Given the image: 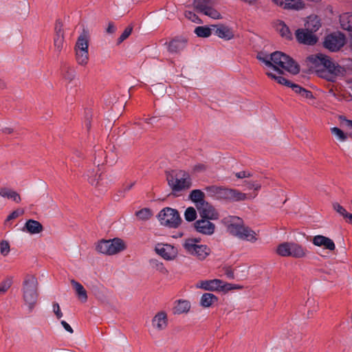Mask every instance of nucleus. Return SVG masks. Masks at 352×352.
I'll use <instances>...</instances> for the list:
<instances>
[{
	"mask_svg": "<svg viewBox=\"0 0 352 352\" xmlns=\"http://www.w3.org/2000/svg\"><path fill=\"white\" fill-rule=\"evenodd\" d=\"M309 61L315 67L322 66L324 69L322 71L321 76L329 81H334L337 76H344L345 69L337 63H333L327 56L322 54L311 55L308 57Z\"/></svg>",
	"mask_w": 352,
	"mask_h": 352,
	"instance_id": "1",
	"label": "nucleus"
},
{
	"mask_svg": "<svg viewBox=\"0 0 352 352\" xmlns=\"http://www.w3.org/2000/svg\"><path fill=\"white\" fill-rule=\"evenodd\" d=\"M270 60L272 63L270 67L279 75L283 74L280 68L292 74H297L300 72L299 65L293 58L281 52L276 51L270 54Z\"/></svg>",
	"mask_w": 352,
	"mask_h": 352,
	"instance_id": "2",
	"label": "nucleus"
},
{
	"mask_svg": "<svg viewBox=\"0 0 352 352\" xmlns=\"http://www.w3.org/2000/svg\"><path fill=\"white\" fill-rule=\"evenodd\" d=\"M38 280L36 276L28 274L23 281V298L29 311H32L38 300Z\"/></svg>",
	"mask_w": 352,
	"mask_h": 352,
	"instance_id": "3",
	"label": "nucleus"
},
{
	"mask_svg": "<svg viewBox=\"0 0 352 352\" xmlns=\"http://www.w3.org/2000/svg\"><path fill=\"white\" fill-rule=\"evenodd\" d=\"M166 179L173 195L176 196H177L178 192L188 190L192 186V179L189 174L185 171L168 173Z\"/></svg>",
	"mask_w": 352,
	"mask_h": 352,
	"instance_id": "4",
	"label": "nucleus"
},
{
	"mask_svg": "<svg viewBox=\"0 0 352 352\" xmlns=\"http://www.w3.org/2000/svg\"><path fill=\"white\" fill-rule=\"evenodd\" d=\"M199 243V238H188L184 240L182 246L187 254L196 256L199 260H204L210 254V250L207 245Z\"/></svg>",
	"mask_w": 352,
	"mask_h": 352,
	"instance_id": "5",
	"label": "nucleus"
},
{
	"mask_svg": "<svg viewBox=\"0 0 352 352\" xmlns=\"http://www.w3.org/2000/svg\"><path fill=\"white\" fill-rule=\"evenodd\" d=\"M125 249L124 242L120 238L109 240L102 239L96 245L98 252L107 255L116 254Z\"/></svg>",
	"mask_w": 352,
	"mask_h": 352,
	"instance_id": "6",
	"label": "nucleus"
},
{
	"mask_svg": "<svg viewBox=\"0 0 352 352\" xmlns=\"http://www.w3.org/2000/svg\"><path fill=\"white\" fill-rule=\"evenodd\" d=\"M276 252L281 256H292L298 258L304 257L307 250L296 243L284 242L277 247Z\"/></svg>",
	"mask_w": 352,
	"mask_h": 352,
	"instance_id": "7",
	"label": "nucleus"
},
{
	"mask_svg": "<svg viewBox=\"0 0 352 352\" xmlns=\"http://www.w3.org/2000/svg\"><path fill=\"white\" fill-rule=\"evenodd\" d=\"M157 218L161 225L170 228H177L182 221L178 211L169 207L162 209L159 212Z\"/></svg>",
	"mask_w": 352,
	"mask_h": 352,
	"instance_id": "8",
	"label": "nucleus"
},
{
	"mask_svg": "<svg viewBox=\"0 0 352 352\" xmlns=\"http://www.w3.org/2000/svg\"><path fill=\"white\" fill-rule=\"evenodd\" d=\"M88 41L85 36L80 35L76 41L75 46L76 58L79 65H85L89 59Z\"/></svg>",
	"mask_w": 352,
	"mask_h": 352,
	"instance_id": "9",
	"label": "nucleus"
},
{
	"mask_svg": "<svg viewBox=\"0 0 352 352\" xmlns=\"http://www.w3.org/2000/svg\"><path fill=\"white\" fill-rule=\"evenodd\" d=\"M223 223L226 226L228 232L236 238H238L245 227L243 220L236 216L225 217L223 219Z\"/></svg>",
	"mask_w": 352,
	"mask_h": 352,
	"instance_id": "10",
	"label": "nucleus"
},
{
	"mask_svg": "<svg viewBox=\"0 0 352 352\" xmlns=\"http://www.w3.org/2000/svg\"><path fill=\"white\" fill-rule=\"evenodd\" d=\"M344 43L345 39L343 34L340 33L331 34L326 36L324 46L331 52H336L344 45Z\"/></svg>",
	"mask_w": 352,
	"mask_h": 352,
	"instance_id": "11",
	"label": "nucleus"
},
{
	"mask_svg": "<svg viewBox=\"0 0 352 352\" xmlns=\"http://www.w3.org/2000/svg\"><path fill=\"white\" fill-rule=\"evenodd\" d=\"M210 2V0H194L193 5L195 9L199 12L214 19H220L221 14L217 10L208 6Z\"/></svg>",
	"mask_w": 352,
	"mask_h": 352,
	"instance_id": "12",
	"label": "nucleus"
},
{
	"mask_svg": "<svg viewBox=\"0 0 352 352\" xmlns=\"http://www.w3.org/2000/svg\"><path fill=\"white\" fill-rule=\"evenodd\" d=\"M223 283L219 279L205 280L198 282L196 285L197 288H201L207 291H216L220 289H232L236 287H231L230 284L223 285Z\"/></svg>",
	"mask_w": 352,
	"mask_h": 352,
	"instance_id": "13",
	"label": "nucleus"
},
{
	"mask_svg": "<svg viewBox=\"0 0 352 352\" xmlns=\"http://www.w3.org/2000/svg\"><path fill=\"white\" fill-rule=\"evenodd\" d=\"M157 254L167 261L173 260L177 255V250L170 244L158 243L155 248Z\"/></svg>",
	"mask_w": 352,
	"mask_h": 352,
	"instance_id": "14",
	"label": "nucleus"
},
{
	"mask_svg": "<svg viewBox=\"0 0 352 352\" xmlns=\"http://www.w3.org/2000/svg\"><path fill=\"white\" fill-rule=\"evenodd\" d=\"M197 207L201 218L215 220L219 218V214L214 208L208 202H202Z\"/></svg>",
	"mask_w": 352,
	"mask_h": 352,
	"instance_id": "15",
	"label": "nucleus"
},
{
	"mask_svg": "<svg viewBox=\"0 0 352 352\" xmlns=\"http://www.w3.org/2000/svg\"><path fill=\"white\" fill-rule=\"evenodd\" d=\"M295 34L300 43L313 45L318 41L317 37L308 29H298Z\"/></svg>",
	"mask_w": 352,
	"mask_h": 352,
	"instance_id": "16",
	"label": "nucleus"
},
{
	"mask_svg": "<svg viewBox=\"0 0 352 352\" xmlns=\"http://www.w3.org/2000/svg\"><path fill=\"white\" fill-rule=\"evenodd\" d=\"M197 232L206 235H211L215 230V225L210 220L203 219H199L194 223Z\"/></svg>",
	"mask_w": 352,
	"mask_h": 352,
	"instance_id": "17",
	"label": "nucleus"
},
{
	"mask_svg": "<svg viewBox=\"0 0 352 352\" xmlns=\"http://www.w3.org/2000/svg\"><path fill=\"white\" fill-rule=\"evenodd\" d=\"M272 1L285 10L298 11L305 8V3L302 0H272Z\"/></svg>",
	"mask_w": 352,
	"mask_h": 352,
	"instance_id": "18",
	"label": "nucleus"
},
{
	"mask_svg": "<svg viewBox=\"0 0 352 352\" xmlns=\"http://www.w3.org/2000/svg\"><path fill=\"white\" fill-rule=\"evenodd\" d=\"M213 34L221 38L228 41L234 37L231 28L223 25H212Z\"/></svg>",
	"mask_w": 352,
	"mask_h": 352,
	"instance_id": "19",
	"label": "nucleus"
},
{
	"mask_svg": "<svg viewBox=\"0 0 352 352\" xmlns=\"http://www.w3.org/2000/svg\"><path fill=\"white\" fill-rule=\"evenodd\" d=\"M186 42L187 41L184 38H175L169 42L168 50L170 53H179L186 47Z\"/></svg>",
	"mask_w": 352,
	"mask_h": 352,
	"instance_id": "20",
	"label": "nucleus"
},
{
	"mask_svg": "<svg viewBox=\"0 0 352 352\" xmlns=\"http://www.w3.org/2000/svg\"><path fill=\"white\" fill-rule=\"evenodd\" d=\"M312 243L316 246H323L329 250H333L336 248L333 240L322 235L315 236L312 239Z\"/></svg>",
	"mask_w": 352,
	"mask_h": 352,
	"instance_id": "21",
	"label": "nucleus"
},
{
	"mask_svg": "<svg viewBox=\"0 0 352 352\" xmlns=\"http://www.w3.org/2000/svg\"><path fill=\"white\" fill-rule=\"evenodd\" d=\"M88 180L89 182L96 187L100 186H106L108 184L107 179L106 176L102 173L98 174L96 173L94 174V172H90L88 175Z\"/></svg>",
	"mask_w": 352,
	"mask_h": 352,
	"instance_id": "22",
	"label": "nucleus"
},
{
	"mask_svg": "<svg viewBox=\"0 0 352 352\" xmlns=\"http://www.w3.org/2000/svg\"><path fill=\"white\" fill-rule=\"evenodd\" d=\"M43 230V227L40 222L34 219H29L26 221L23 231L35 234L41 232Z\"/></svg>",
	"mask_w": 352,
	"mask_h": 352,
	"instance_id": "23",
	"label": "nucleus"
},
{
	"mask_svg": "<svg viewBox=\"0 0 352 352\" xmlns=\"http://www.w3.org/2000/svg\"><path fill=\"white\" fill-rule=\"evenodd\" d=\"M152 324L154 328L161 331L167 326V316L166 313L161 311L155 315L152 320Z\"/></svg>",
	"mask_w": 352,
	"mask_h": 352,
	"instance_id": "24",
	"label": "nucleus"
},
{
	"mask_svg": "<svg viewBox=\"0 0 352 352\" xmlns=\"http://www.w3.org/2000/svg\"><path fill=\"white\" fill-rule=\"evenodd\" d=\"M256 233L248 226H245L241 232V234L238 236V239L249 241L251 243H255L257 241Z\"/></svg>",
	"mask_w": 352,
	"mask_h": 352,
	"instance_id": "25",
	"label": "nucleus"
},
{
	"mask_svg": "<svg viewBox=\"0 0 352 352\" xmlns=\"http://www.w3.org/2000/svg\"><path fill=\"white\" fill-rule=\"evenodd\" d=\"M71 284L76 291V293L82 302H86L87 300V294L84 287L78 282L72 279Z\"/></svg>",
	"mask_w": 352,
	"mask_h": 352,
	"instance_id": "26",
	"label": "nucleus"
},
{
	"mask_svg": "<svg viewBox=\"0 0 352 352\" xmlns=\"http://www.w3.org/2000/svg\"><path fill=\"white\" fill-rule=\"evenodd\" d=\"M0 195L2 197L12 199L16 203H19L21 200L20 195L16 191L8 188H1Z\"/></svg>",
	"mask_w": 352,
	"mask_h": 352,
	"instance_id": "27",
	"label": "nucleus"
},
{
	"mask_svg": "<svg viewBox=\"0 0 352 352\" xmlns=\"http://www.w3.org/2000/svg\"><path fill=\"white\" fill-rule=\"evenodd\" d=\"M204 198V192L199 189L192 190L189 195V199L195 204L196 207L201 203L206 202Z\"/></svg>",
	"mask_w": 352,
	"mask_h": 352,
	"instance_id": "28",
	"label": "nucleus"
},
{
	"mask_svg": "<svg viewBox=\"0 0 352 352\" xmlns=\"http://www.w3.org/2000/svg\"><path fill=\"white\" fill-rule=\"evenodd\" d=\"M217 300L218 298L215 295L211 293H205L201 297L200 305L204 307H209Z\"/></svg>",
	"mask_w": 352,
	"mask_h": 352,
	"instance_id": "29",
	"label": "nucleus"
},
{
	"mask_svg": "<svg viewBox=\"0 0 352 352\" xmlns=\"http://www.w3.org/2000/svg\"><path fill=\"white\" fill-rule=\"evenodd\" d=\"M190 308V302L185 300H179L174 307V313L181 314L188 312Z\"/></svg>",
	"mask_w": 352,
	"mask_h": 352,
	"instance_id": "30",
	"label": "nucleus"
},
{
	"mask_svg": "<svg viewBox=\"0 0 352 352\" xmlns=\"http://www.w3.org/2000/svg\"><path fill=\"white\" fill-rule=\"evenodd\" d=\"M277 30L279 32L280 36L287 40L292 38V34L288 26L283 21H280L277 24Z\"/></svg>",
	"mask_w": 352,
	"mask_h": 352,
	"instance_id": "31",
	"label": "nucleus"
},
{
	"mask_svg": "<svg viewBox=\"0 0 352 352\" xmlns=\"http://www.w3.org/2000/svg\"><path fill=\"white\" fill-rule=\"evenodd\" d=\"M307 29L311 31L312 33L319 30L321 26L320 21L317 17H309L308 21L306 23Z\"/></svg>",
	"mask_w": 352,
	"mask_h": 352,
	"instance_id": "32",
	"label": "nucleus"
},
{
	"mask_svg": "<svg viewBox=\"0 0 352 352\" xmlns=\"http://www.w3.org/2000/svg\"><path fill=\"white\" fill-rule=\"evenodd\" d=\"M195 33L199 37H208L212 34V33H213L212 27L211 28L206 26L197 27L195 30Z\"/></svg>",
	"mask_w": 352,
	"mask_h": 352,
	"instance_id": "33",
	"label": "nucleus"
},
{
	"mask_svg": "<svg viewBox=\"0 0 352 352\" xmlns=\"http://www.w3.org/2000/svg\"><path fill=\"white\" fill-rule=\"evenodd\" d=\"M63 73L64 78L66 80L72 82L73 80H74L76 76V72L72 67H69V65H65L63 67Z\"/></svg>",
	"mask_w": 352,
	"mask_h": 352,
	"instance_id": "34",
	"label": "nucleus"
},
{
	"mask_svg": "<svg viewBox=\"0 0 352 352\" xmlns=\"http://www.w3.org/2000/svg\"><path fill=\"white\" fill-rule=\"evenodd\" d=\"M266 75L271 78L272 79L275 80L278 84L287 86L288 87H290L291 85H292V82L285 78L281 76H277L272 72H266Z\"/></svg>",
	"mask_w": 352,
	"mask_h": 352,
	"instance_id": "35",
	"label": "nucleus"
},
{
	"mask_svg": "<svg viewBox=\"0 0 352 352\" xmlns=\"http://www.w3.org/2000/svg\"><path fill=\"white\" fill-rule=\"evenodd\" d=\"M135 215L139 219L142 221H146L151 217L153 213L149 208H144L137 211L135 212Z\"/></svg>",
	"mask_w": 352,
	"mask_h": 352,
	"instance_id": "36",
	"label": "nucleus"
},
{
	"mask_svg": "<svg viewBox=\"0 0 352 352\" xmlns=\"http://www.w3.org/2000/svg\"><path fill=\"white\" fill-rule=\"evenodd\" d=\"M246 199V195L237 190L231 189L229 200L233 201H243Z\"/></svg>",
	"mask_w": 352,
	"mask_h": 352,
	"instance_id": "37",
	"label": "nucleus"
},
{
	"mask_svg": "<svg viewBox=\"0 0 352 352\" xmlns=\"http://www.w3.org/2000/svg\"><path fill=\"white\" fill-rule=\"evenodd\" d=\"M150 263L153 268L160 272L162 274H166L168 272V270L164 267V264L157 259H152L150 261Z\"/></svg>",
	"mask_w": 352,
	"mask_h": 352,
	"instance_id": "38",
	"label": "nucleus"
},
{
	"mask_svg": "<svg viewBox=\"0 0 352 352\" xmlns=\"http://www.w3.org/2000/svg\"><path fill=\"white\" fill-rule=\"evenodd\" d=\"M184 217L187 221H192L197 218V211L193 207H188L184 212Z\"/></svg>",
	"mask_w": 352,
	"mask_h": 352,
	"instance_id": "39",
	"label": "nucleus"
},
{
	"mask_svg": "<svg viewBox=\"0 0 352 352\" xmlns=\"http://www.w3.org/2000/svg\"><path fill=\"white\" fill-rule=\"evenodd\" d=\"M270 54H267L264 52H259L256 55V58L263 62L267 67H271L272 61L270 60Z\"/></svg>",
	"mask_w": 352,
	"mask_h": 352,
	"instance_id": "40",
	"label": "nucleus"
},
{
	"mask_svg": "<svg viewBox=\"0 0 352 352\" xmlns=\"http://www.w3.org/2000/svg\"><path fill=\"white\" fill-rule=\"evenodd\" d=\"M64 44V36L63 35H58L55 36L54 38V45L55 47V50L58 52H60Z\"/></svg>",
	"mask_w": 352,
	"mask_h": 352,
	"instance_id": "41",
	"label": "nucleus"
},
{
	"mask_svg": "<svg viewBox=\"0 0 352 352\" xmlns=\"http://www.w3.org/2000/svg\"><path fill=\"white\" fill-rule=\"evenodd\" d=\"M230 192H231V189H230V188L220 187L216 199H229Z\"/></svg>",
	"mask_w": 352,
	"mask_h": 352,
	"instance_id": "42",
	"label": "nucleus"
},
{
	"mask_svg": "<svg viewBox=\"0 0 352 352\" xmlns=\"http://www.w3.org/2000/svg\"><path fill=\"white\" fill-rule=\"evenodd\" d=\"M333 208L338 213H339L345 219H348L349 214H351L338 203H334L333 204Z\"/></svg>",
	"mask_w": 352,
	"mask_h": 352,
	"instance_id": "43",
	"label": "nucleus"
},
{
	"mask_svg": "<svg viewBox=\"0 0 352 352\" xmlns=\"http://www.w3.org/2000/svg\"><path fill=\"white\" fill-rule=\"evenodd\" d=\"M331 133L340 141H344L346 139V135L338 127L332 128Z\"/></svg>",
	"mask_w": 352,
	"mask_h": 352,
	"instance_id": "44",
	"label": "nucleus"
},
{
	"mask_svg": "<svg viewBox=\"0 0 352 352\" xmlns=\"http://www.w3.org/2000/svg\"><path fill=\"white\" fill-rule=\"evenodd\" d=\"M220 187L221 186H207L205 188V190L206 191V192L208 193V195L209 196L216 199Z\"/></svg>",
	"mask_w": 352,
	"mask_h": 352,
	"instance_id": "45",
	"label": "nucleus"
},
{
	"mask_svg": "<svg viewBox=\"0 0 352 352\" xmlns=\"http://www.w3.org/2000/svg\"><path fill=\"white\" fill-rule=\"evenodd\" d=\"M133 30V28L131 26L127 27L122 34L120 35V36L118 39V44H120L122 43L125 39H126L129 35L131 34Z\"/></svg>",
	"mask_w": 352,
	"mask_h": 352,
	"instance_id": "46",
	"label": "nucleus"
},
{
	"mask_svg": "<svg viewBox=\"0 0 352 352\" xmlns=\"http://www.w3.org/2000/svg\"><path fill=\"white\" fill-rule=\"evenodd\" d=\"M10 244L7 241H1L0 243V252L3 256H6L10 252Z\"/></svg>",
	"mask_w": 352,
	"mask_h": 352,
	"instance_id": "47",
	"label": "nucleus"
},
{
	"mask_svg": "<svg viewBox=\"0 0 352 352\" xmlns=\"http://www.w3.org/2000/svg\"><path fill=\"white\" fill-rule=\"evenodd\" d=\"M23 212L24 211L23 209H16L8 216L6 221H9L10 220L14 219L19 217V216L22 215Z\"/></svg>",
	"mask_w": 352,
	"mask_h": 352,
	"instance_id": "48",
	"label": "nucleus"
},
{
	"mask_svg": "<svg viewBox=\"0 0 352 352\" xmlns=\"http://www.w3.org/2000/svg\"><path fill=\"white\" fill-rule=\"evenodd\" d=\"M185 16L194 23H199L201 22V20L199 19V17L191 11H186Z\"/></svg>",
	"mask_w": 352,
	"mask_h": 352,
	"instance_id": "49",
	"label": "nucleus"
},
{
	"mask_svg": "<svg viewBox=\"0 0 352 352\" xmlns=\"http://www.w3.org/2000/svg\"><path fill=\"white\" fill-rule=\"evenodd\" d=\"M11 286L10 280H6L0 284V295L5 294Z\"/></svg>",
	"mask_w": 352,
	"mask_h": 352,
	"instance_id": "50",
	"label": "nucleus"
},
{
	"mask_svg": "<svg viewBox=\"0 0 352 352\" xmlns=\"http://www.w3.org/2000/svg\"><path fill=\"white\" fill-rule=\"evenodd\" d=\"M52 307H53V311L55 314L56 318L58 319L61 318L63 317V313H62V311L60 310V306H59L58 303L54 302L53 305H52Z\"/></svg>",
	"mask_w": 352,
	"mask_h": 352,
	"instance_id": "51",
	"label": "nucleus"
},
{
	"mask_svg": "<svg viewBox=\"0 0 352 352\" xmlns=\"http://www.w3.org/2000/svg\"><path fill=\"white\" fill-rule=\"evenodd\" d=\"M117 30L115 24L113 22H109L108 26L106 28V32L110 34H114Z\"/></svg>",
	"mask_w": 352,
	"mask_h": 352,
	"instance_id": "52",
	"label": "nucleus"
},
{
	"mask_svg": "<svg viewBox=\"0 0 352 352\" xmlns=\"http://www.w3.org/2000/svg\"><path fill=\"white\" fill-rule=\"evenodd\" d=\"M62 26H63V25H62L61 22L59 21H57L56 23V26H55V32H56L55 36H58L59 34L63 35Z\"/></svg>",
	"mask_w": 352,
	"mask_h": 352,
	"instance_id": "53",
	"label": "nucleus"
},
{
	"mask_svg": "<svg viewBox=\"0 0 352 352\" xmlns=\"http://www.w3.org/2000/svg\"><path fill=\"white\" fill-rule=\"evenodd\" d=\"M247 187L248 189H254L255 190H258L261 188V185L254 182H251L248 183Z\"/></svg>",
	"mask_w": 352,
	"mask_h": 352,
	"instance_id": "54",
	"label": "nucleus"
},
{
	"mask_svg": "<svg viewBox=\"0 0 352 352\" xmlns=\"http://www.w3.org/2000/svg\"><path fill=\"white\" fill-rule=\"evenodd\" d=\"M292 90L296 92V94H301V92L303 90V87H300V85H297V84H294L292 82V85H290V87Z\"/></svg>",
	"mask_w": 352,
	"mask_h": 352,
	"instance_id": "55",
	"label": "nucleus"
},
{
	"mask_svg": "<svg viewBox=\"0 0 352 352\" xmlns=\"http://www.w3.org/2000/svg\"><path fill=\"white\" fill-rule=\"evenodd\" d=\"M341 25L344 30H346L349 32H352V23H351L349 21L345 23L344 20L341 21Z\"/></svg>",
	"mask_w": 352,
	"mask_h": 352,
	"instance_id": "56",
	"label": "nucleus"
},
{
	"mask_svg": "<svg viewBox=\"0 0 352 352\" xmlns=\"http://www.w3.org/2000/svg\"><path fill=\"white\" fill-rule=\"evenodd\" d=\"M236 177L239 179L249 177L251 176V174L247 171H241L238 172L235 174Z\"/></svg>",
	"mask_w": 352,
	"mask_h": 352,
	"instance_id": "57",
	"label": "nucleus"
},
{
	"mask_svg": "<svg viewBox=\"0 0 352 352\" xmlns=\"http://www.w3.org/2000/svg\"><path fill=\"white\" fill-rule=\"evenodd\" d=\"M62 326L63 327V328L69 333H72L74 332V330L72 328V327L65 320H62L60 322Z\"/></svg>",
	"mask_w": 352,
	"mask_h": 352,
	"instance_id": "58",
	"label": "nucleus"
},
{
	"mask_svg": "<svg viewBox=\"0 0 352 352\" xmlns=\"http://www.w3.org/2000/svg\"><path fill=\"white\" fill-rule=\"evenodd\" d=\"M299 95L305 98H311L313 97L312 93L305 89H303L302 91Z\"/></svg>",
	"mask_w": 352,
	"mask_h": 352,
	"instance_id": "59",
	"label": "nucleus"
},
{
	"mask_svg": "<svg viewBox=\"0 0 352 352\" xmlns=\"http://www.w3.org/2000/svg\"><path fill=\"white\" fill-rule=\"evenodd\" d=\"M89 117H90V111H89L88 112L86 113V120L85 122V125L87 128V129H89L91 127V121L89 120Z\"/></svg>",
	"mask_w": 352,
	"mask_h": 352,
	"instance_id": "60",
	"label": "nucleus"
},
{
	"mask_svg": "<svg viewBox=\"0 0 352 352\" xmlns=\"http://www.w3.org/2000/svg\"><path fill=\"white\" fill-rule=\"evenodd\" d=\"M206 169V167L204 164H197L194 167V170L197 172H201Z\"/></svg>",
	"mask_w": 352,
	"mask_h": 352,
	"instance_id": "61",
	"label": "nucleus"
},
{
	"mask_svg": "<svg viewBox=\"0 0 352 352\" xmlns=\"http://www.w3.org/2000/svg\"><path fill=\"white\" fill-rule=\"evenodd\" d=\"M226 276L230 278H234V273L233 272L230 270V269H228L226 271Z\"/></svg>",
	"mask_w": 352,
	"mask_h": 352,
	"instance_id": "62",
	"label": "nucleus"
},
{
	"mask_svg": "<svg viewBox=\"0 0 352 352\" xmlns=\"http://www.w3.org/2000/svg\"><path fill=\"white\" fill-rule=\"evenodd\" d=\"M344 122L346 126L352 130V120L345 119Z\"/></svg>",
	"mask_w": 352,
	"mask_h": 352,
	"instance_id": "63",
	"label": "nucleus"
},
{
	"mask_svg": "<svg viewBox=\"0 0 352 352\" xmlns=\"http://www.w3.org/2000/svg\"><path fill=\"white\" fill-rule=\"evenodd\" d=\"M134 184H135V183H134V182H133V183H131V184H126V185H125V186H124V191H129V190H130L132 188V187L134 186Z\"/></svg>",
	"mask_w": 352,
	"mask_h": 352,
	"instance_id": "64",
	"label": "nucleus"
}]
</instances>
